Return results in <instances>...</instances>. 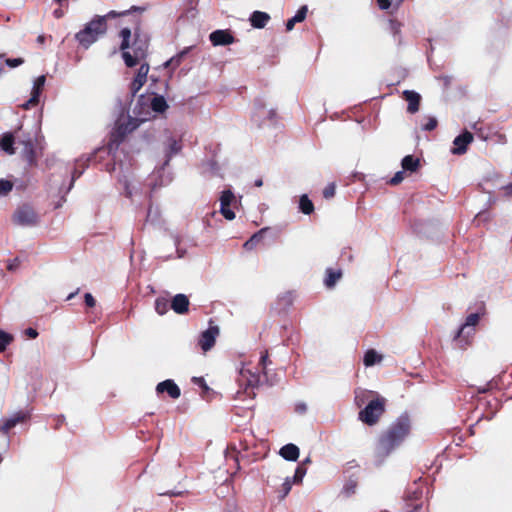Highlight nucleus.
<instances>
[{"instance_id":"11","label":"nucleus","mask_w":512,"mask_h":512,"mask_svg":"<svg viewBox=\"0 0 512 512\" xmlns=\"http://www.w3.org/2000/svg\"><path fill=\"white\" fill-rule=\"evenodd\" d=\"M213 46H226L234 43L235 38L228 30H215L209 35Z\"/></svg>"},{"instance_id":"24","label":"nucleus","mask_w":512,"mask_h":512,"mask_svg":"<svg viewBox=\"0 0 512 512\" xmlns=\"http://www.w3.org/2000/svg\"><path fill=\"white\" fill-rule=\"evenodd\" d=\"M420 161L418 158L413 155H406L402 161L401 166L404 171L407 172H415L419 168Z\"/></svg>"},{"instance_id":"63","label":"nucleus","mask_w":512,"mask_h":512,"mask_svg":"<svg viewBox=\"0 0 512 512\" xmlns=\"http://www.w3.org/2000/svg\"><path fill=\"white\" fill-rule=\"evenodd\" d=\"M262 185H263V181H262L261 179H257V180L255 181V186H257V187H261Z\"/></svg>"},{"instance_id":"28","label":"nucleus","mask_w":512,"mask_h":512,"mask_svg":"<svg viewBox=\"0 0 512 512\" xmlns=\"http://www.w3.org/2000/svg\"><path fill=\"white\" fill-rule=\"evenodd\" d=\"M46 77L44 75L38 76L33 83L32 87V101H39V96L45 85Z\"/></svg>"},{"instance_id":"58","label":"nucleus","mask_w":512,"mask_h":512,"mask_svg":"<svg viewBox=\"0 0 512 512\" xmlns=\"http://www.w3.org/2000/svg\"><path fill=\"white\" fill-rule=\"evenodd\" d=\"M144 101H145V97H144V95H140V96H139V99H138V103H137V105H136V106L144 104ZM136 109H137V107H135V108H134V110H133V111H134V113H137V112H136Z\"/></svg>"},{"instance_id":"8","label":"nucleus","mask_w":512,"mask_h":512,"mask_svg":"<svg viewBox=\"0 0 512 512\" xmlns=\"http://www.w3.org/2000/svg\"><path fill=\"white\" fill-rule=\"evenodd\" d=\"M210 325L203 331L198 340V344L204 352L209 351L215 344L216 338L219 335V327L216 325Z\"/></svg>"},{"instance_id":"16","label":"nucleus","mask_w":512,"mask_h":512,"mask_svg":"<svg viewBox=\"0 0 512 512\" xmlns=\"http://www.w3.org/2000/svg\"><path fill=\"white\" fill-rule=\"evenodd\" d=\"M255 111L253 113V119L258 121L259 118L267 117L269 119H273L276 115L274 109L266 110V103L264 98L258 97L255 99Z\"/></svg>"},{"instance_id":"27","label":"nucleus","mask_w":512,"mask_h":512,"mask_svg":"<svg viewBox=\"0 0 512 512\" xmlns=\"http://www.w3.org/2000/svg\"><path fill=\"white\" fill-rule=\"evenodd\" d=\"M150 106H151V109L157 113H163L168 108V105H167V102H166L164 96H161V95L154 96L151 99Z\"/></svg>"},{"instance_id":"40","label":"nucleus","mask_w":512,"mask_h":512,"mask_svg":"<svg viewBox=\"0 0 512 512\" xmlns=\"http://www.w3.org/2000/svg\"><path fill=\"white\" fill-rule=\"evenodd\" d=\"M293 481L291 480V477H286L283 484H282V495L281 498H285L289 492L291 491Z\"/></svg>"},{"instance_id":"57","label":"nucleus","mask_w":512,"mask_h":512,"mask_svg":"<svg viewBox=\"0 0 512 512\" xmlns=\"http://www.w3.org/2000/svg\"><path fill=\"white\" fill-rule=\"evenodd\" d=\"M53 15L55 16V18L59 19V18H62L64 16V12L61 9H55L53 11Z\"/></svg>"},{"instance_id":"48","label":"nucleus","mask_w":512,"mask_h":512,"mask_svg":"<svg viewBox=\"0 0 512 512\" xmlns=\"http://www.w3.org/2000/svg\"><path fill=\"white\" fill-rule=\"evenodd\" d=\"M84 301L88 307H94L96 305V300L91 293H85Z\"/></svg>"},{"instance_id":"25","label":"nucleus","mask_w":512,"mask_h":512,"mask_svg":"<svg viewBox=\"0 0 512 512\" xmlns=\"http://www.w3.org/2000/svg\"><path fill=\"white\" fill-rule=\"evenodd\" d=\"M14 143H15V140H14L13 135L11 133H4L0 140V147L6 153L12 155L15 153V150L13 147Z\"/></svg>"},{"instance_id":"13","label":"nucleus","mask_w":512,"mask_h":512,"mask_svg":"<svg viewBox=\"0 0 512 512\" xmlns=\"http://www.w3.org/2000/svg\"><path fill=\"white\" fill-rule=\"evenodd\" d=\"M473 140V135L469 131H464L460 135H458L454 141V148L451 152L454 155H462L466 152L468 144H470Z\"/></svg>"},{"instance_id":"12","label":"nucleus","mask_w":512,"mask_h":512,"mask_svg":"<svg viewBox=\"0 0 512 512\" xmlns=\"http://www.w3.org/2000/svg\"><path fill=\"white\" fill-rule=\"evenodd\" d=\"M149 72V64L143 63L140 65L135 78L131 83V96L134 97L136 93L142 88L147 80Z\"/></svg>"},{"instance_id":"64","label":"nucleus","mask_w":512,"mask_h":512,"mask_svg":"<svg viewBox=\"0 0 512 512\" xmlns=\"http://www.w3.org/2000/svg\"><path fill=\"white\" fill-rule=\"evenodd\" d=\"M44 39H45V37H44L43 35H39V36H38V38H37V41H38L39 43H43V42H44Z\"/></svg>"},{"instance_id":"52","label":"nucleus","mask_w":512,"mask_h":512,"mask_svg":"<svg viewBox=\"0 0 512 512\" xmlns=\"http://www.w3.org/2000/svg\"><path fill=\"white\" fill-rule=\"evenodd\" d=\"M19 263H20L19 259L14 258L8 262L7 269L10 271H13L19 266Z\"/></svg>"},{"instance_id":"21","label":"nucleus","mask_w":512,"mask_h":512,"mask_svg":"<svg viewBox=\"0 0 512 512\" xmlns=\"http://www.w3.org/2000/svg\"><path fill=\"white\" fill-rule=\"evenodd\" d=\"M272 364V361L269 359V356H268V352L265 351L264 353L261 354V357H260V360H259V365L261 366V374L264 378V381L266 384H268L269 386H274L276 385V381L275 380H270L269 378V366Z\"/></svg>"},{"instance_id":"1","label":"nucleus","mask_w":512,"mask_h":512,"mask_svg":"<svg viewBox=\"0 0 512 512\" xmlns=\"http://www.w3.org/2000/svg\"><path fill=\"white\" fill-rule=\"evenodd\" d=\"M411 423L407 413L401 414L390 426L379 436L375 455L382 462L396 448H398L410 433Z\"/></svg>"},{"instance_id":"43","label":"nucleus","mask_w":512,"mask_h":512,"mask_svg":"<svg viewBox=\"0 0 512 512\" xmlns=\"http://www.w3.org/2000/svg\"><path fill=\"white\" fill-rule=\"evenodd\" d=\"M355 489H356V482L354 480H349L344 488H343V491L345 492V494L347 496L353 494L355 492Z\"/></svg>"},{"instance_id":"41","label":"nucleus","mask_w":512,"mask_h":512,"mask_svg":"<svg viewBox=\"0 0 512 512\" xmlns=\"http://www.w3.org/2000/svg\"><path fill=\"white\" fill-rule=\"evenodd\" d=\"M336 186L334 183H329L323 190V197L331 199L335 195Z\"/></svg>"},{"instance_id":"56","label":"nucleus","mask_w":512,"mask_h":512,"mask_svg":"<svg viewBox=\"0 0 512 512\" xmlns=\"http://www.w3.org/2000/svg\"><path fill=\"white\" fill-rule=\"evenodd\" d=\"M39 101H32V96L30 97V99L23 104V108L24 109H28L31 105H35L37 104Z\"/></svg>"},{"instance_id":"36","label":"nucleus","mask_w":512,"mask_h":512,"mask_svg":"<svg viewBox=\"0 0 512 512\" xmlns=\"http://www.w3.org/2000/svg\"><path fill=\"white\" fill-rule=\"evenodd\" d=\"M13 337L11 334L0 330V352L6 350L7 346L12 342Z\"/></svg>"},{"instance_id":"54","label":"nucleus","mask_w":512,"mask_h":512,"mask_svg":"<svg viewBox=\"0 0 512 512\" xmlns=\"http://www.w3.org/2000/svg\"><path fill=\"white\" fill-rule=\"evenodd\" d=\"M378 6L381 10H386L391 5V0H377Z\"/></svg>"},{"instance_id":"50","label":"nucleus","mask_w":512,"mask_h":512,"mask_svg":"<svg viewBox=\"0 0 512 512\" xmlns=\"http://www.w3.org/2000/svg\"><path fill=\"white\" fill-rule=\"evenodd\" d=\"M82 173H83V170H80V171L75 170V171L73 172V174H72V178H71V181H70V184H69V186H68V188H67V190H66V192H65V193H68V192L71 190V188H72V187H73V185H74V181H75V179H76V178H78V177H80V176L82 175Z\"/></svg>"},{"instance_id":"45","label":"nucleus","mask_w":512,"mask_h":512,"mask_svg":"<svg viewBox=\"0 0 512 512\" xmlns=\"http://www.w3.org/2000/svg\"><path fill=\"white\" fill-rule=\"evenodd\" d=\"M118 180L123 185L125 193H126V196L127 197H131L132 196V190L130 189V185H129L127 177L126 176H122Z\"/></svg>"},{"instance_id":"18","label":"nucleus","mask_w":512,"mask_h":512,"mask_svg":"<svg viewBox=\"0 0 512 512\" xmlns=\"http://www.w3.org/2000/svg\"><path fill=\"white\" fill-rule=\"evenodd\" d=\"M240 375L242 379L246 380V387L256 388L265 382L264 379L262 380L263 376L261 373H253L250 370H245L244 368L240 370Z\"/></svg>"},{"instance_id":"10","label":"nucleus","mask_w":512,"mask_h":512,"mask_svg":"<svg viewBox=\"0 0 512 512\" xmlns=\"http://www.w3.org/2000/svg\"><path fill=\"white\" fill-rule=\"evenodd\" d=\"M480 316L478 313H471L466 317L465 322L459 327L455 339L461 336H470L474 333V327L478 324Z\"/></svg>"},{"instance_id":"34","label":"nucleus","mask_w":512,"mask_h":512,"mask_svg":"<svg viewBox=\"0 0 512 512\" xmlns=\"http://www.w3.org/2000/svg\"><path fill=\"white\" fill-rule=\"evenodd\" d=\"M170 307V303L166 298L159 297L155 300V310L159 315H164Z\"/></svg>"},{"instance_id":"38","label":"nucleus","mask_w":512,"mask_h":512,"mask_svg":"<svg viewBox=\"0 0 512 512\" xmlns=\"http://www.w3.org/2000/svg\"><path fill=\"white\" fill-rule=\"evenodd\" d=\"M437 126V119L435 117H427L426 122L422 124L421 128L425 131H432Z\"/></svg>"},{"instance_id":"32","label":"nucleus","mask_w":512,"mask_h":512,"mask_svg":"<svg viewBox=\"0 0 512 512\" xmlns=\"http://www.w3.org/2000/svg\"><path fill=\"white\" fill-rule=\"evenodd\" d=\"M267 229L266 228H263L261 230H259L258 232H256L255 234H253L243 245V247L246 249V250H252L256 247V245L260 242V240L262 239V233L264 231H266Z\"/></svg>"},{"instance_id":"20","label":"nucleus","mask_w":512,"mask_h":512,"mask_svg":"<svg viewBox=\"0 0 512 512\" xmlns=\"http://www.w3.org/2000/svg\"><path fill=\"white\" fill-rule=\"evenodd\" d=\"M300 450L298 446L293 443H288L282 446L279 450V455L286 461L295 462L298 460Z\"/></svg>"},{"instance_id":"17","label":"nucleus","mask_w":512,"mask_h":512,"mask_svg":"<svg viewBox=\"0 0 512 512\" xmlns=\"http://www.w3.org/2000/svg\"><path fill=\"white\" fill-rule=\"evenodd\" d=\"M170 307L177 314H185L189 309V299L185 294H176L170 303Z\"/></svg>"},{"instance_id":"55","label":"nucleus","mask_w":512,"mask_h":512,"mask_svg":"<svg viewBox=\"0 0 512 512\" xmlns=\"http://www.w3.org/2000/svg\"><path fill=\"white\" fill-rule=\"evenodd\" d=\"M24 333H25V335H27L29 338H32V339H34L38 336L37 330L34 328H31V327L27 328Z\"/></svg>"},{"instance_id":"47","label":"nucleus","mask_w":512,"mask_h":512,"mask_svg":"<svg viewBox=\"0 0 512 512\" xmlns=\"http://www.w3.org/2000/svg\"><path fill=\"white\" fill-rule=\"evenodd\" d=\"M23 62H24V60L22 58L7 59L6 65L9 66L10 68H15V67H18L19 65H21Z\"/></svg>"},{"instance_id":"15","label":"nucleus","mask_w":512,"mask_h":512,"mask_svg":"<svg viewBox=\"0 0 512 512\" xmlns=\"http://www.w3.org/2000/svg\"><path fill=\"white\" fill-rule=\"evenodd\" d=\"M27 418H29L28 412H23V411L15 412L11 417L6 419L0 425V431L4 434H7L10 429L15 427L18 423L25 421Z\"/></svg>"},{"instance_id":"19","label":"nucleus","mask_w":512,"mask_h":512,"mask_svg":"<svg viewBox=\"0 0 512 512\" xmlns=\"http://www.w3.org/2000/svg\"><path fill=\"white\" fill-rule=\"evenodd\" d=\"M403 96L408 102L407 111L411 114L416 113L419 110L421 100L420 94L413 90H405L403 92Z\"/></svg>"},{"instance_id":"30","label":"nucleus","mask_w":512,"mask_h":512,"mask_svg":"<svg viewBox=\"0 0 512 512\" xmlns=\"http://www.w3.org/2000/svg\"><path fill=\"white\" fill-rule=\"evenodd\" d=\"M341 277V271H335L331 268L326 270L324 284L327 288H332Z\"/></svg>"},{"instance_id":"6","label":"nucleus","mask_w":512,"mask_h":512,"mask_svg":"<svg viewBox=\"0 0 512 512\" xmlns=\"http://www.w3.org/2000/svg\"><path fill=\"white\" fill-rule=\"evenodd\" d=\"M181 148H182L181 144L175 138L169 137L167 139V143H166V147H165L166 160H165L163 166L157 171V174L159 176L158 184L160 186L167 185L172 181V177L170 176V174L164 176L161 173L164 172V168H165V166H167L169 164V161L172 158V156L179 153L181 151Z\"/></svg>"},{"instance_id":"22","label":"nucleus","mask_w":512,"mask_h":512,"mask_svg":"<svg viewBox=\"0 0 512 512\" xmlns=\"http://www.w3.org/2000/svg\"><path fill=\"white\" fill-rule=\"evenodd\" d=\"M269 20V14L262 11H254L250 16L251 26L257 29L264 28Z\"/></svg>"},{"instance_id":"44","label":"nucleus","mask_w":512,"mask_h":512,"mask_svg":"<svg viewBox=\"0 0 512 512\" xmlns=\"http://www.w3.org/2000/svg\"><path fill=\"white\" fill-rule=\"evenodd\" d=\"M389 29L394 34V36L400 34L401 24L396 20L389 21Z\"/></svg>"},{"instance_id":"3","label":"nucleus","mask_w":512,"mask_h":512,"mask_svg":"<svg viewBox=\"0 0 512 512\" xmlns=\"http://www.w3.org/2000/svg\"><path fill=\"white\" fill-rule=\"evenodd\" d=\"M137 114V117L128 116L125 121L118 119L115 122L107 144V150L109 154L115 155L119 146L124 142L126 136L136 130L140 123L146 120V118L142 117L140 113Z\"/></svg>"},{"instance_id":"51","label":"nucleus","mask_w":512,"mask_h":512,"mask_svg":"<svg viewBox=\"0 0 512 512\" xmlns=\"http://www.w3.org/2000/svg\"><path fill=\"white\" fill-rule=\"evenodd\" d=\"M173 238H174V245H175L176 251H177V257L178 258H182L184 256V254H185V250H181V249L178 248V245L180 243L179 237L178 236H174Z\"/></svg>"},{"instance_id":"60","label":"nucleus","mask_w":512,"mask_h":512,"mask_svg":"<svg viewBox=\"0 0 512 512\" xmlns=\"http://www.w3.org/2000/svg\"><path fill=\"white\" fill-rule=\"evenodd\" d=\"M269 378H270V380H275L276 384L278 383V379L276 377V374L271 373L270 370H269Z\"/></svg>"},{"instance_id":"62","label":"nucleus","mask_w":512,"mask_h":512,"mask_svg":"<svg viewBox=\"0 0 512 512\" xmlns=\"http://www.w3.org/2000/svg\"><path fill=\"white\" fill-rule=\"evenodd\" d=\"M114 170H115V164H113V165H107V171H108V172H110V173H111V172H112V171H114Z\"/></svg>"},{"instance_id":"37","label":"nucleus","mask_w":512,"mask_h":512,"mask_svg":"<svg viewBox=\"0 0 512 512\" xmlns=\"http://www.w3.org/2000/svg\"><path fill=\"white\" fill-rule=\"evenodd\" d=\"M306 473H307L306 468L303 467V465H299L295 469V473H294L293 477L291 478V480L293 481L294 484L301 483L304 476L306 475Z\"/></svg>"},{"instance_id":"31","label":"nucleus","mask_w":512,"mask_h":512,"mask_svg":"<svg viewBox=\"0 0 512 512\" xmlns=\"http://www.w3.org/2000/svg\"><path fill=\"white\" fill-rule=\"evenodd\" d=\"M191 47H187L185 48L184 50H182L181 52L177 53L176 55H174L173 57H171L169 60H167L165 62V67H173V68H176L180 65V63L182 62V59L188 54V52L190 51Z\"/></svg>"},{"instance_id":"35","label":"nucleus","mask_w":512,"mask_h":512,"mask_svg":"<svg viewBox=\"0 0 512 512\" xmlns=\"http://www.w3.org/2000/svg\"><path fill=\"white\" fill-rule=\"evenodd\" d=\"M14 184L8 179H0V198L7 196L13 190Z\"/></svg>"},{"instance_id":"2","label":"nucleus","mask_w":512,"mask_h":512,"mask_svg":"<svg viewBox=\"0 0 512 512\" xmlns=\"http://www.w3.org/2000/svg\"><path fill=\"white\" fill-rule=\"evenodd\" d=\"M131 35L132 32L127 27L122 28L119 33L122 39L120 50L122 51V58L127 67H134L140 60L146 58L150 41L148 34L142 32L139 28L134 30L132 44H130Z\"/></svg>"},{"instance_id":"59","label":"nucleus","mask_w":512,"mask_h":512,"mask_svg":"<svg viewBox=\"0 0 512 512\" xmlns=\"http://www.w3.org/2000/svg\"><path fill=\"white\" fill-rule=\"evenodd\" d=\"M79 288L76 289V291L70 293L67 297H66V300H71L72 298H74L78 293H79Z\"/></svg>"},{"instance_id":"26","label":"nucleus","mask_w":512,"mask_h":512,"mask_svg":"<svg viewBox=\"0 0 512 512\" xmlns=\"http://www.w3.org/2000/svg\"><path fill=\"white\" fill-rule=\"evenodd\" d=\"M19 143L23 146L22 155L29 163H32L34 161L35 151L31 139L28 138L27 140L19 141Z\"/></svg>"},{"instance_id":"7","label":"nucleus","mask_w":512,"mask_h":512,"mask_svg":"<svg viewBox=\"0 0 512 512\" xmlns=\"http://www.w3.org/2000/svg\"><path fill=\"white\" fill-rule=\"evenodd\" d=\"M13 221L20 226H33L37 223V215L30 205L24 204L14 212Z\"/></svg>"},{"instance_id":"42","label":"nucleus","mask_w":512,"mask_h":512,"mask_svg":"<svg viewBox=\"0 0 512 512\" xmlns=\"http://www.w3.org/2000/svg\"><path fill=\"white\" fill-rule=\"evenodd\" d=\"M405 172L406 171H404V170L396 172L395 175L390 179L389 183L391 185H397V184L401 183L404 180Z\"/></svg>"},{"instance_id":"46","label":"nucleus","mask_w":512,"mask_h":512,"mask_svg":"<svg viewBox=\"0 0 512 512\" xmlns=\"http://www.w3.org/2000/svg\"><path fill=\"white\" fill-rule=\"evenodd\" d=\"M127 14V11H124V12H116L114 10L112 11H109L106 15H102L101 17H105V23L107 24V20L108 19H111V18H116L118 16H123V15H126Z\"/></svg>"},{"instance_id":"14","label":"nucleus","mask_w":512,"mask_h":512,"mask_svg":"<svg viewBox=\"0 0 512 512\" xmlns=\"http://www.w3.org/2000/svg\"><path fill=\"white\" fill-rule=\"evenodd\" d=\"M156 392L158 394L166 392L172 399H178L181 395L179 386L171 379L158 383L156 386Z\"/></svg>"},{"instance_id":"49","label":"nucleus","mask_w":512,"mask_h":512,"mask_svg":"<svg viewBox=\"0 0 512 512\" xmlns=\"http://www.w3.org/2000/svg\"><path fill=\"white\" fill-rule=\"evenodd\" d=\"M185 492L180 490H169L166 492H160V496H169V497H176V496H182Z\"/></svg>"},{"instance_id":"5","label":"nucleus","mask_w":512,"mask_h":512,"mask_svg":"<svg viewBox=\"0 0 512 512\" xmlns=\"http://www.w3.org/2000/svg\"><path fill=\"white\" fill-rule=\"evenodd\" d=\"M384 411L385 400L383 398H377L375 400H371L364 409L359 412V419L367 425H374L377 423Z\"/></svg>"},{"instance_id":"33","label":"nucleus","mask_w":512,"mask_h":512,"mask_svg":"<svg viewBox=\"0 0 512 512\" xmlns=\"http://www.w3.org/2000/svg\"><path fill=\"white\" fill-rule=\"evenodd\" d=\"M381 360V356L375 350H368L364 355V365L369 367Z\"/></svg>"},{"instance_id":"53","label":"nucleus","mask_w":512,"mask_h":512,"mask_svg":"<svg viewBox=\"0 0 512 512\" xmlns=\"http://www.w3.org/2000/svg\"><path fill=\"white\" fill-rule=\"evenodd\" d=\"M295 411L300 413V414H303L307 411V405L306 403L304 402H298L296 403L295 405Z\"/></svg>"},{"instance_id":"9","label":"nucleus","mask_w":512,"mask_h":512,"mask_svg":"<svg viewBox=\"0 0 512 512\" xmlns=\"http://www.w3.org/2000/svg\"><path fill=\"white\" fill-rule=\"evenodd\" d=\"M234 199H235V196H234L233 192L229 189L222 191L221 196L219 198V201H220L219 212L222 214V216L226 220H229V221L234 220L236 217L234 211L229 208V206L234 201Z\"/></svg>"},{"instance_id":"29","label":"nucleus","mask_w":512,"mask_h":512,"mask_svg":"<svg viewBox=\"0 0 512 512\" xmlns=\"http://www.w3.org/2000/svg\"><path fill=\"white\" fill-rule=\"evenodd\" d=\"M299 209L305 215H310L314 211L313 202L307 194H303L299 199Z\"/></svg>"},{"instance_id":"61","label":"nucleus","mask_w":512,"mask_h":512,"mask_svg":"<svg viewBox=\"0 0 512 512\" xmlns=\"http://www.w3.org/2000/svg\"><path fill=\"white\" fill-rule=\"evenodd\" d=\"M269 378H270V380H275L276 384L278 383V379L276 377V374L271 373L270 370H269Z\"/></svg>"},{"instance_id":"23","label":"nucleus","mask_w":512,"mask_h":512,"mask_svg":"<svg viewBox=\"0 0 512 512\" xmlns=\"http://www.w3.org/2000/svg\"><path fill=\"white\" fill-rule=\"evenodd\" d=\"M308 8L306 5L301 6L296 14L286 22V30L291 31L296 23H300L305 20Z\"/></svg>"},{"instance_id":"39","label":"nucleus","mask_w":512,"mask_h":512,"mask_svg":"<svg viewBox=\"0 0 512 512\" xmlns=\"http://www.w3.org/2000/svg\"><path fill=\"white\" fill-rule=\"evenodd\" d=\"M158 215H159L158 209L153 208V206H149L148 211H147L146 221L154 223L158 220Z\"/></svg>"},{"instance_id":"4","label":"nucleus","mask_w":512,"mask_h":512,"mask_svg":"<svg viewBox=\"0 0 512 512\" xmlns=\"http://www.w3.org/2000/svg\"><path fill=\"white\" fill-rule=\"evenodd\" d=\"M105 17L95 15L88 23H86L79 32L75 34V40L84 49H88L101 36L107 32V24Z\"/></svg>"}]
</instances>
